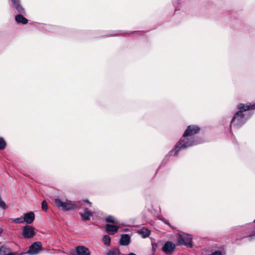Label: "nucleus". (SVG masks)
<instances>
[{
  "mask_svg": "<svg viewBox=\"0 0 255 255\" xmlns=\"http://www.w3.org/2000/svg\"><path fill=\"white\" fill-rule=\"evenodd\" d=\"M54 203L56 206L64 211L73 210L78 208L83 209V212L80 213L83 221H89L90 218L93 216V213L85 206V204H87L89 207H91L92 205V203L87 200L75 202L67 199L62 200L59 198H56L54 199Z\"/></svg>",
  "mask_w": 255,
  "mask_h": 255,
  "instance_id": "obj_1",
  "label": "nucleus"
},
{
  "mask_svg": "<svg viewBox=\"0 0 255 255\" xmlns=\"http://www.w3.org/2000/svg\"><path fill=\"white\" fill-rule=\"evenodd\" d=\"M200 130V128L196 126H189L184 132L182 137L177 143L175 148L178 150L184 149L190 146L196 144V142L193 140L192 137H187L197 133Z\"/></svg>",
  "mask_w": 255,
  "mask_h": 255,
  "instance_id": "obj_2",
  "label": "nucleus"
},
{
  "mask_svg": "<svg viewBox=\"0 0 255 255\" xmlns=\"http://www.w3.org/2000/svg\"><path fill=\"white\" fill-rule=\"evenodd\" d=\"M238 108L240 109V111L233 117L231 121V126L233 125L238 127L242 126L246 122L245 115L243 112L249 110L255 109V104L249 105L240 104Z\"/></svg>",
  "mask_w": 255,
  "mask_h": 255,
  "instance_id": "obj_3",
  "label": "nucleus"
},
{
  "mask_svg": "<svg viewBox=\"0 0 255 255\" xmlns=\"http://www.w3.org/2000/svg\"><path fill=\"white\" fill-rule=\"evenodd\" d=\"M178 245H184L190 248L192 247V238L191 235L185 233H181L178 234Z\"/></svg>",
  "mask_w": 255,
  "mask_h": 255,
  "instance_id": "obj_4",
  "label": "nucleus"
},
{
  "mask_svg": "<svg viewBox=\"0 0 255 255\" xmlns=\"http://www.w3.org/2000/svg\"><path fill=\"white\" fill-rule=\"evenodd\" d=\"M21 234L24 239L32 238L35 235V229L30 225H26L23 227Z\"/></svg>",
  "mask_w": 255,
  "mask_h": 255,
  "instance_id": "obj_5",
  "label": "nucleus"
},
{
  "mask_svg": "<svg viewBox=\"0 0 255 255\" xmlns=\"http://www.w3.org/2000/svg\"><path fill=\"white\" fill-rule=\"evenodd\" d=\"M41 247L42 244L41 242H34L30 246L27 253L31 255L37 254L40 251Z\"/></svg>",
  "mask_w": 255,
  "mask_h": 255,
  "instance_id": "obj_6",
  "label": "nucleus"
},
{
  "mask_svg": "<svg viewBox=\"0 0 255 255\" xmlns=\"http://www.w3.org/2000/svg\"><path fill=\"white\" fill-rule=\"evenodd\" d=\"M175 248V244L171 242L168 241L165 243L164 245L162 247V250L163 252L166 254H169L173 252Z\"/></svg>",
  "mask_w": 255,
  "mask_h": 255,
  "instance_id": "obj_7",
  "label": "nucleus"
},
{
  "mask_svg": "<svg viewBox=\"0 0 255 255\" xmlns=\"http://www.w3.org/2000/svg\"><path fill=\"white\" fill-rule=\"evenodd\" d=\"M23 218L24 222H26L27 224H31L34 220L35 215L33 212H29L25 213L22 216Z\"/></svg>",
  "mask_w": 255,
  "mask_h": 255,
  "instance_id": "obj_8",
  "label": "nucleus"
},
{
  "mask_svg": "<svg viewBox=\"0 0 255 255\" xmlns=\"http://www.w3.org/2000/svg\"><path fill=\"white\" fill-rule=\"evenodd\" d=\"M77 255H90L89 249L84 246H78L75 248Z\"/></svg>",
  "mask_w": 255,
  "mask_h": 255,
  "instance_id": "obj_9",
  "label": "nucleus"
},
{
  "mask_svg": "<svg viewBox=\"0 0 255 255\" xmlns=\"http://www.w3.org/2000/svg\"><path fill=\"white\" fill-rule=\"evenodd\" d=\"M119 228L118 225H113L111 224H107L105 226V230L110 235H114L117 232Z\"/></svg>",
  "mask_w": 255,
  "mask_h": 255,
  "instance_id": "obj_10",
  "label": "nucleus"
},
{
  "mask_svg": "<svg viewBox=\"0 0 255 255\" xmlns=\"http://www.w3.org/2000/svg\"><path fill=\"white\" fill-rule=\"evenodd\" d=\"M130 243V237L128 234L122 235L120 240V244L121 245L127 246Z\"/></svg>",
  "mask_w": 255,
  "mask_h": 255,
  "instance_id": "obj_11",
  "label": "nucleus"
},
{
  "mask_svg": "<svg viewBox=\"0 0 255 255\" xmlns=\"http://www.w3.org/2000/svg\"><path fill=\"white\" fill-rule=\"evenodd\" d=\"M14 253L11 252L9 248L2 246L0 248V255H15Z\"/></svg>",
  "mask_w": 255,
  "mask_h": 255,
  "instance_id": "obj_12",
  "label": "nucleus"
},
{
  "mask_svg": "<svg viewBox=\"0 0 255 255\" xmlns=\"http://www.w3.org/2000/svg\"><path fill=\"white\" fill-rule=\"evenodd\" d=\"M138 233L143 238H145L150 235V231L146 228H142L138 231Z\"/></svg>",
  "mask_w": 255,
  "mask_h": 255,
  "instance_id": "obj_13",
  "label": "nucleus"
},
{
  "mask_svg": "<svg viewBox=\"0 0 255 255\" xmlns=\"http://www.w3.org/2000/svg\"><path fill=\"white\" fill-rule=\"evenodd\" d=\"M15 21L17 23L26 24L28 22V20L21 14H17L15 17Z\"/></svg>",
  "mask_w": 255,
  "mask_h": 255,
  "instance_id": "obj_14",
  "label": "nucleus"
},
{
  "mask_svg": "<svg viewBox=\"0 0 255 255\" xmlns=\"http://www.w3.org/2000/svg\"><path fill=\"white\" fill-rule=\"evenodd\" d=\"M13 6L15 9V12H17L20 13H23L24 12V10L19 4V2L13 4Z\"/></svg>",
  "mask_w": 255,
  "mask_h": 255,
  "instance_id": "obj_15",
  "label": "nucleus"
},
{
  "mask_svg": "<svg viewBox=\"0 0 255 255\" xmlns=\"http://www.w3.org/2000/svg\"><path fill=\"white\" fill-rule=\"evenodd\" d=\"M103 242L107 246H109L111 243V238L109 235H105L103 238Z\"/></svg>",
  "mask_w": 255,
  "mask_h": 255,
  "instance_id": "obj_16",
  "label": "nucleus"
},
{
  "mask_svg": "<svg viewBox=\"0 0 255 255\" xmlns=\"http://www.w3.org/2000/svg\"><path fill=\"white\" fill-rule=\"evenodd\" d=\"M120 251L118 249H112L107 253V255H119Z\"/></svg>",
  "mask_w": 255,
  "mask_h": 255,
  "instance_id": "obj_17",
  "label": "nucleus"
},
{
  "mask_svg": "<svg viewBox=\"0 0 255 255\" xmlns=\"http://www.w3.org/2000/svg\"><path fill=\"white\" fill-rule=\"evenodd\" d=\"M106 221L107 222L118 224L117 221H115V218L112 216H109L106 218Z\"/></svg>",
  "mask_w": 255,
  "mask_h": 255,
  "instance_id": "obj_18",
  "label": "nucleus"
},
{
  "mask_svg": "<svg viewBox=\"0 0 255 255\" xmlns=\"http://www.w3.org/2000/svg\"><path fill=\"white\" fill-rule=\"evenodd\" d=\"M5 142L2 138L0 137V149H3L5 147Z\"/></svg>",
  "mask_w": 255,
  "mask_h": 255,
  "instance_id": "obj_19",
  "label": "nucleus"
},
{
  "mask_svg": "<svg viewBox=\"0 0 255 255\" xmlns=\"http://www.w3.org/2000/svg\"><path fill=\"white\" fill-rule=\"evenodd\" d=\"M23 216H21L20 217L15 218L13 220V222L16 223H23L24 222Z\"/></svg>",
  "mask_w": 255,
  "mask_h": 255,
  "instance_id": "obj_20",
  "label": "nucleus"
},
{
  "mask_svg": "<svg viewBox=\"0 0 255 255\" xmlns=\"http://www.w3.org/2000/svg\"><path fill=\"white\" fill-rule=\"evenodd\" d=\"M42 208L44 210H47L48 209L47 203L45 200L43 201L41 204Z\"/></svg>",
  "mask_w": 255,
  "mask_h": 255,
  "instance_id": "obj_21",
  "label": "nucleus"
},
{
  "mask_svg": "<svg viewBox=\"0 0 255 255\" xmlns=\"http://www.w3.org/2000/svg\"><path fill=\"white\" fill-rule=\"evenodd\" d=\"M162 221H163L166 224L169 225L170 227H171L170 223L167 220H166L165 219L163 218L162 219Z\"/></svg>",
  "mask_w": 255,
  "mask_h": 255,
  "instance_id": "obj_22",
  "label": "nucleus"
},
{
  "mask_svg": "<svg viewBox=\"0 0 255 255\" xmlns=\"http://www.w3.org/2000/svg\"><path fill=\"white\" fill-rule=\"evenodd\" d=\"M210 255H222L221 253L220 252H216L215 253H213L212 254Z\"/></svg>",
  "mask_w": 255,
  "mask_h": 255,
  "instance_id": "obj_23",
  "label": "nucleus"
},
{
  "mask_svg": "<svg viewBox=\"0 0 255 255\" xmlns=\"http://www.w3.org/2000/svg\"><path fill=\"white\" fill-rule=\"evenodd\" d=\"M12 4H15L16 3L19 2V0H11Z\"/></svg>",
  "mask_w": 255,
  "mask_h": 255,
  "instance_id": "obj_24",
  "label": "nucleus"
},
{
  "mask_svg": "<svg viewBox=\"0 0 255 255\" xmlns=\"http://www.w3.org/2000/svg\"><path fill=\"white\" fill-rule=\"evenodd\" d=\"M250 237H255V230L253 231V232L249 235Z\"/></svg>",
  "mask_w": 255,
  "mask_h": 255,
  "instance_id": "obj_25",
  "label": "nucleus"
},
{
  "mask_svg": "<svg viewBox=\"0 0 255 255\" xmlns=\"http://www.w3.org/2000/svg\"><path fill=\"white\" fill-rule=\"evenodd\" d=\"M252 226H253V225H248V227L250 229H252Z\"/></svg>",
  "mask_w": 255,
  "mask_h": 255,
  "instance_id": "obj_26",
  "label": "nucleus"
},
{
  "mask_svg": "<svg viewBox=\"0 0 255 255\" xmlns=\"http://www.w3.org/2000/svg\"><path fill=\"white\" fill-rule=\"evenodd\" d=\"M126 255H136L134 253H130L129 254Z\"/></svg>",
  "mask_w": 255,
  "mask_h": 255,
  "instance_id": "obj_27",
  "label": "nucleus"
},
{
  "mask_svg": "<svg viewBox=\"0 0 255 255\" xmlns=\"http://www.w3.org/2000/svg\"><path fill=\"white\" fill-rule=\"evenodd\" d=\"M2 232V229L1 228H0V235H1Z\"/></svg>",
  "mask_w": 255,
  "mask_h": 255,
  "instance_id": "obj_28",
  "label": "nucleus"
},
{
  "mask_svg": "<svg viewBox=\"0 0 255 255\" xmlns=\"http://www.w3.org/2000/svg\"><path fill=\"white\" fill-rule=\"evenodd\" d=\"M247 236H248V234H247L246 235H245L244 236L242 237V238H244L246 237Z\"/></svg>",
  "mask_w": 255,
  "mask_h": 255,
  "instance_id": "obj_29",
  "label": "nucleus"
},
{
  "mask_svg": "<svg viewBox=\"0 0 255 255\" xmlns=\"http://www.w3.org/2000/svg\"><path fill=\"white\" fill-rule=\"evenodd\" d=\"M254 222L255 223V220H254Z\"/></svg>",
  "mask_w": 255,
  "mask_h": 255,
  "instance_id": "obj_30",
  "label": "nucleus"
}]
</instances>
